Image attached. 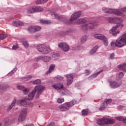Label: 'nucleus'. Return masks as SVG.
<instances>
[{
  "label": "nucleus",
  "mask_w": 126,
  "mask_h": 126,
  "mask_svg": "<svg viewBox=\"0 0 126 126\" xmlns=\"http://www.w3.org/2000/svg\"><path fill=\"white\" fill-rule=\"evenodd\" d=\"M108 22H110V23L117 24L116 26L113 27L111 30L109 31V33H110V34H112L113 36L116 37V36H117V34L118 33H120V31H116L117 29H118L119 27H120V26L124 27V25L121 23L122 22V20L119 18H109Z\"/></svg>",
  "instance_id": "1"
},
{
  "label": "nucleus",
  "mask_w": 126,
  "mask_h": 126,
  "mask_svg": "<svg viewBox=\"0 0 126 126\" xmlns=\"http://www.w3.org/2000/svg\"><path fill=\"white\" fill-rule=\"evenodd\" d=\"M45 87L43 86H36L34 87V90H33L32 92H31L28 96V99L29 101L33 100L35 94L36 95V98H39L40 95L43 93V91L45 90Z\"/></svg>",
  "instance_id": "2"
},
{
  "label": "nucleus",
  "mask_w": 126,
  "mask_h": 126,
  "mask_svg": "<svg viewBox=\"0 0 126 126\" xmlns=\"http://www.w3.org/2000/svg\"><path fill=\"white\" fill-rule=\"evenodd\" d=\"M52 87L56 89L61 95H66V89L63 87V84L62 83H57L52 85Z\"/></svg>",
  "instance_id": "3"
},
{
  "label": "nucleus",
  "mask_w": 126,
  "mask_h": 126,
  "mask_svg": "<svg viewBox=\"0 0 126 126\" xmlns=\"http://www.w3.org/2000/svg\"><path fill=\"white\" fill-rule=\"evenodd\" d=\"M124 46H126V33L122 35L116 41V47L117 48H122Z\"/></svg>",
  "instance_id": "4"
},
{
  "label": "nucleus",
  "mask_w": 126,
  "mask_h": 126,
  "mask_svg": "<svg viewBox=\"0 0 126 126\" xmlns=\"http://www.w3.org/2000/svg\"><path fill=\"white\" fill-rule=\"evenodd\" d=\"M115 120L109 118H101L97 121V125L99 126H105V125H113Z\"/></svg>",
  "instance_id": "5"
},
{
  "label": "nucleus",
  "mask_w": 126,
  "mask_h": 126,
  "mask_svg": "<svg viewBox=\"0 0 126 126\" xmlns=\"http://www.w3.org/2000/svg\"><path fill=\"white\" fill-rule=\"evenodd\" d=\"M36 49L38 52L42 53L43 55H48L50 53V47L45 44H39L37 46Z\"/></svg>",
  "instance_id": "6"
},
{
  "label": "nucleus",
  "mask_w": 126,
  "mask_h": 126,
  "mask_svg": "<svg viewBox=\"0 0 126 126\" xmlns=\"http://www.w3.org/2000/svg\"><path fill=\"white\" fill-rule=\"evenodd\" d=\"M97 25H98V23L91 22L88 24L83 25L82 26V29L84 32H87L88 29H94L95 26H97Z\"/></svg>",
  "instance_id": "7"
},
{
  "label": "nucleus",
  "mask_w": 126,
  "mask_h": 126,
  "mask_svg": "<svg viewBox=\"0 0 126 126\" xmlns=\"http://www.w3.org/2000/svg\"><path fill=\"white\" fill-rule=\"evenodd\" d=\"M94 37L96 39H98V40H101L103 42V44L104 46H108L109 43L108 42V38L105 36V35H101V34H95Z\"/></svg>",
  "instance_id": "8"
},
{
  "label": "nucleus",
  "mask_w": 126,
  "mask_h": 126,
  "mask_svg": "<svg viewBox=\"0 0 126 126\" xmlns=\"http://www.w3.org/2000/svg\"><path fill=\"white\" fill-rule=\"evenodd\" d=\"M79 11L74 12L70 17V21H75L76 24H79Z\"/></svg>",
  "instance_id": "9"
},
{
  "label": "nucleus",
  "mask_w": 126,
  "mask_h": 126,
  "mask_svg": "<svg viewBox=\"0 0 126 126\" xmlns=\"http://www.w3.org/2000/svg\"><path fill=\"white\" fill-rule=\"evenodd\" d=\"M26 114H27V110L26 108L23 109L20 113V114L19 116V122H23L26 118Z\"/></svg>",
  "instance_id": "10"
},
{
  "label": "nucleus",
  "mask_w": 126,
  "mask_h": 126,
  "mask_svg": "<svg viewBox=\"0 0 126 126\" xmlns=\"http://www.w3.org/2000/svg\"><path fill=\"white\" fill-rule=\"evenodd\" d=\"M58 47L61 48L63 52H68L69 51V46L66 43L61 42L59 43Z\"/></svg>",
  "instance_id": "11"
},
{
  "label": "nucleus",
  "mask_w": 126,
  "mask_h": 126,
  "mask_svg": "<svg viewBox=\"0 0 126 126\" xmlns=\"http://www.w3.org/2000/svg\"><path fill=\"white\" fill-rule=\"evenodd\" d=\"M104 12L105 13H110L111 14H119L120 11H118V9H110L106 8L105 9L103 10Z\"/></svg>",
  "instance_id": "12"
},
{
  "label": "nucleus",
  "mask_w": 126,
  "mask_h": 126,
  "mask_svg": "<svg viewBox=\"0 0 126 126\" xmlns=\"http://www.w3.org/2000/svg\"><path fill=\"white\" fill-rule=\"evenodd\" d=\"M65 77L67 79L66 83L67 85H70L73 81V78H74V74H66Z\"/></svg>",
  "instance_id": "13"
},
{
  "label": "nucleus",
  "mask_w": 126,
  "mask_h": 126,
  "mask_svg": "<svg viewBox=\"0 0 126 126\" xmlns=\"http://www.w3.org/2000/svg\"><path fill=\"white\" fill-rule=\"evenodd\" d=\"M110 83V86L111 88H118V87H120L121 85H122V82H117L116 81H109Z\"/></svg>",
  "instance_id": "14"
},
{
  "label": "nucleus",
  "mask_w": 126,
  "mask_h": 126,
  "mask_svg": "<svg viewBox=\"0 0 126 126\" xmlns=\"http://www.w3.org/2000/svg\"><path fill=\"white\" fill-rule=\"evenodd\" d=\"M59 108L61 111V112H65V111H67L68 110H69V107H68V104L67 103H65L63 104L60 105L59 106Z\"/></svg>",
  "instance_id": "15"
},
{
  "label": "nucleus",
  "mask_w": 126,
  "mask_h": 126,
  "mask_svg": "<svg viewBox=\"0 0 126 126\" xmlns=\"http://www.w3.org/2000/svg\"><path fill=\"white\" fill-rule=\"evenodd\" d=\"M67 104H68V107H69V109H70L71 107H73L76 104V100L73 99L70 102H66Z\"/></svg>",
  "instance_id": "16"
},
{
  "label": "nucleus",
  "mask_w": 126,
  "mask_h": 126,
  "mask_svg": "<svg viewBox=\"0 0 126 126\" xmlns=\"http://www.w3.org/2000/svg\"><path fill=\"white\" fill-rule=\"evenodd\" d=\"M117 10L119 11V14H117L116 15L121 16L124 13H126V7L117 9Z\"/></svg>",
  "instance_id": "17"
},
{
  "label": "nucleus",
  "mask_w": 126,
  "mask_h": 126,
  "mask_svg": "<svg viewBox=\"0 0 126 126\" xmlns=\"http://www.w3.org/2000/svg\"><path fill=\"white\" fill-rule=\"evenodd\" d=\"M55 64H52L50 65L48 71H46V74H50L53 70H54V68H55Z\"/></svg>",
  "instance_id": "18"
},
{
  "label": "nucleus",
  "mask_w": 126,
  "mask_h": 126,
  "mask_svg": "<svg viewBox=\"0 0 126 126\" xmlns=\"http://www.w3.org/2000/svg\"><path fill=\"white\" fill-rule=\"evenodd\" d=\"M35 7H29L27 9V13H35Z\"/></svg>",
  "instance_id": "19"
},
{
  "label": "nucleus",
  "mask_w": 126,
  "mask_h": 126,
  "mask_svg": "<svg viewBox=\"0 0 126 126\" xmlns=\"http://www.w3.org/2000/svg\"><path fill=\"white\" fill-rule=\"evenodd\" d=\"M98 48H99V46L98 45H95L93 48L91 50L90 54L91 55H93L97 52V50H98Z\"/></svg>",
  "instance_id": "20"
},
{
  "label": "nucleus",
  "mask_w": 126,
  "mask_h": 126,
  "mask_svg": "<svg viewBox=\"0 0 126 126\" xmlns=\"http://www.w3.org/2000/svg\"><path fill=\"white\" fill-rule=\"evenodd\" d=\"M51 60H52V58L50 56H45L43 57V62H44V63H49Z\"/></svg>",
  "instance_id": "21"
},
{
  "label": "nucleus",
  "mask_w": 126,
  "mask_h": 126,
  "mask_svg": "<svg viewBox=\"0 0 126 126\" xmlns=\"http://www.w3.org/2000/svg\"><path fill=\"white\" fill-rule=\"evenodd\" d=\"M13 25L17 27L18 26H23L24 24L20 21H15L13 23Z\"/></svg>",
  "instance_id": "22"
},
{
  "label": "nucleus",
  "mask_w": 126,
  "mask_h": 126,
  "mask_svg": "<svg viewBox=\"0 0 126 126\" xmlns=\"http://www.w3.org/2000/svg\"><path fill=\"white\" fill-rule=\"evenodd\" d=\"M103 72V69L101 70L100 71L97 72L96 73H94L93 74L91 75V76H90L89 77V79H91V78H92V77H94V78H95V77H96V76H97V75H98V74H100L101 73V72Z\"/></svg>",
  "instance_id": "23"
},
{
  "label": "nucleus",
  "mask_w": 126,
  "mask_h": 126,
  "mask_svg": "<svg viewBox=\"0 0 126 126\" xmlns=\"http://www.w3.org/2000/svg\"><path fill=\"white\" fill-rule=\"evenodd\" d=\"M16 103V101L15 100L13 101L11 104L7 108V111H10V110L14 107Z\"/></svg>",
  "instance_id": "24"
},
{
  "label": "nucleus",
  "mask_w": 126,
  "mask_h": 126,
  "mask_svg": "<svg viewBox=\"0 0 126 126\" xmlns=\"http://www.w3.org/2000/svg\"><path fill=\"white\" fill-rule=\"evenodd\" d=\"M47 1H48V0H37L35 1V3H36V4H42L45 3Z\"/></svg>",
  "instance_id": "25"
},
{
  "label": "nucleus",
  "mask_w": 126,
  "mask_h": 126,
  "mask_svg": "<svg viewBox=\"0 0 126 126\" xmlns=\"http://www.w3.org/2000/svg\"><path fill=\"white\" fill-rule=\"evenodd\" d=\"M40 23L42 24H50L51 21L41 19L40 20Z\"/></svg>",
  "instance_id": "26"
},
{
  "label": "nucleus",
  "mask_w": 126,
  "mask_h": 126,
  "mask_svg": "<svg viewBox=\"0 0 126 126\" xmlns=\"http://www.w3.org/2000/svg\"><path fill=\"white\" fill-rule=\"evenodd\" d=\"M54 80H55L56 81H62L63 80V77L62 76H57L54 78Z\"/></svg>",
  "instance_id": "27"
},
{
  "label": "nucleus",
  "mask_w": 126,
  "mask_h": 126,
  "mask_svg": "<svg viewBox=\"0 0 126 126\" xmlns=\"http://www.w3.org/2000/svg\"><path fill=\"white\" fill-rule=\"evenodd\" d=\"M112 99H105L104 100V101L103 103H104V104L105 105V106H108V104H111V103H112Z\"/></svg>",
  "instance_id": "28"
},
{
  "label": "nucleus",
  "mask_w": 126,
  "mask_h": 126,
  "mask_svg": "<svg viewBox=\"0 0 126 126\" xmlns=\"http://www.w3.org/2000/svg\"><path fill=\"white\" fill-rule=\"evenodd\" d=\"M28 31L30 33H33V32H35V29L34 26H30L28 29Z\"/></svg>",
  "instance_id": "29"
},
{
  "label": "nucleus",
  "mask_w": 126,
  "mask_h": 126,
  "mask_svg": "<svg viewBox=\"0 0 126 126\" xmlns=\"http://www.w3.org/2000/svg\"><path fill=\"white\" fill-rule=\"evenodd\" d=\"M19 103H20L21 105L22 106H23V107H27V102L24 101V100H18Z\"/></svg>",
  "instance_id": "30"
},
{
  "label": "nucleus",
  "mask_w": 126,
  "mask_h": 126,
  "mask_svg": "<svg viewBox=\"0 0 126 126\" xmlns=\"http://www.w3.org/2000/svg\"><path fill=\"white\" fill-rule=\"evenodd\" d=\"M116 120L120 121H122L123 123H125L126 122V118L123 116L116 117Z\"/></svg>",
  "instance_id": "31"
},
{
  "label": "nucleus",
  "mask_w": 126,
  "mask_h": 126,
  "mask_svg": "<svg viewBox=\"0 0 126 126\" xmlns=\"http://www.w3.org/2000/svg\"><path fill=\"white\" fill-rule=\"evenodd\" d=\"M87 39V35H83L81 38V42L82 43H85L86 42V40Z\"/></svg>",
  "instance_id": "32"
},
{
  "label": "nucleus",
  "mask_w": 126,
  "mask_h": 126,
  "mask_svg": "<svg viewBox=\"0 0 126 126\" xmlns=\"http://www.w3.org/2000/svg\"><path fill=\"white\" fill-rule=\"evenodd\" d=\"M107 107V105L105 104V103L103 102V104H101L100 107L99 108V111H103V110H105L106 109V107Z\"/></svg>",
  "instance_id": "33"
},
{
  "label": "nucleus",
  "mask_w": 126,
  "mask_h": 126,
  "mask_svg": "<svg viewBox=\"0 0 126 126\" xmlns=\"http://www.w3.org/2000/svg\"><path fill=\"white\" fill-rule=\"evenodd\" d=\"M35 10V12H40V11H43L44 9L43 8L41 7H34Z\"/></svg>",
  "instance_id": "34"
},
{
  "label": "nucleus",
  "mask_w": 126,
  "mask_h": 126,
  "mask_svg": "<svg viewBox=\"0 0 126 126\" xmlns=\"http://www.w3.org/2000/svg\"><path fill=\"white\" fill-rule=\"evenodd\" d=\"M8 87L7 85H0V90H4V89H6Z\"/></svg>",
  "instance_id": "35"
},
{
  "label": "nucleus",
  "mask_w": 126,
  "mask_h": 126,
  "mask_svg": "<svg viewBox=\"0 0 126 126\" xmlns=\"http://www.w3.org/2000/svg\"><path fill=\"white\" fill-rule=\"evenodd\" d=\"M22 44L25 48H28V46H29V44H28V42H27V41L25 40H23Z\"/></svg>",
  "instance_id": "36"
},
{
  "label": "nucleus",
  "mask_w": 126,
  "mask_h": 126,
  "mask_svg": "<svg viewBox=\"0 0 126 126\" xmlns=\"http://www.w3.org/2000/svg\"><path fill=\"white\" fill-rule=\"evenodd\" d=\"M52 58L55 60H58L60 58V54L58 53H55L52 55Z\"/></svg>",
  "instance_id": "37"
},
{
  "label": "nucleus",
  "mask_w": 126,
  "mask_h": 126,
  "mask_svg": "<svg viewBox=\"0 0 126 126\" xmlns=\"http://www.w3.org/2000/svg\"><path fill=\"white\" fill-rule=\"evenodd\" d=\"M6 37H7V35L0 33V40H4Z\"/></svg>",
  "instance_id": "38"
},
{
  "label": "nucleus",
  "mask_w": 126,
  "mask_h": 126,
  "mask_svg": "<svg viewBox=\"0 0 126 126\" xmlns=\"http://www.w3.org/2000/svg\"><path fill=\"white\" fill-rule=\"evenodd\" d=\"M31 78H32V76H28L27 77L23 78V81H27V80H29V79H31Z\"/></svg>",
  "instance_id": "39"
},
{
  "label": "nucleus",
  "mask_w": 126,
  "mask_h": 126,
  "mask_svg": "<svg viewBox=\"0 0 126 126\" xmlns=\"http://www.w3.org/2000/svg\"><path fill=\"white\" fill-rule=\"evenodd\" d=\"M17 70V68H14L12 70H11L8 74V75H11L13 74V73H15V72Z\"/></svg>",
  "instance_id": "40"
},
{
  "label": "nucleus",
  "mask_w": 126,
  "mask_h": 126,
  "mask_svg": "<svg viewBox=\"0 0 126 126\" xmlns=\"http://www.w3.org/2000/svg\"><path fill=\"white\" fill-rule=\"evenodd\" d=\"M33 84L36 85V84H40L41 83V80L40 79H37L35 81H34L32 82Z\"/></svg>",
  "instance_id": "41"
},
{
  "label": "nucleus",
  "mask_w": 126,
  "mask_h": 126,
  "mask_svg": "<svg viewBox=\"0 0 126 126\" xmlns=\"http://www.w3.org/2000/svg\"><path fill=\"white\" fill-rule=\"evenodd\" d=\"M34 32H36L37 31H40L41 30V27L39 26H34Z\"/></svg>",
  "instance_id": "42"
},
{
  "label": "nucleus",
  "mask_w": 126,
  "mask_h": 126,
  "mask_svg": "<svg viewBox=\"0 0 126 126\" xmlns=\"http://www.w3.org/2000/svg\"><path fill=\"white\" fill-rule=\"evenodd\" d=\"M87 20L84 19H79V24H83L84 23H86L87 22Z\"/></svg>",
  "instance_id": "43"
},
{
  "label": "nucleus",
  "mask_w": 126,
  "mask_h": 126,
  "mask_svg": "<svg viewBox=\"0 0 126 126\" xmlns=\"http://www.w3.org/2000/svg\"><path fill=\"white\" fill-rule=\"evenodd\" d=\"M43 56H38L35 58V61H36V62H39V61H43Z\"/></svg>",
  "instance_id": "44"
},
{
  "label": "nucleus",
  "mask_w": 126,
  "mask_h": 126,
  "mask_svg": "<svg viewBox=\"0 0 126 126\" xmlns=\"http://www.w3.org/2000/svg\"><path fill=\"white\" fill-rule=\"evenodd\" d=\"M23 91L24 92V94H25V95H27V94H28V93H29V89L25 88L23 90Z\"/></svg>",
  "instance_id": "45"
},
{
  "label": "nucleus",
  "mask_w": 126,
  "mask_h": 126,
  "mask_svg": "<svg viewBox=\"0 0 126 126\" xmlns=\"http://www.w3.org/2000/svg\"><path fill=\"white\" fill-rule=\"evenodd\" d=\"M82 115L83 116H87L88 115V112L86 110H83L82 111Z\"/></svg>",
  "instance_id": "46"
},
{
  "label": "nucleus",
  "mask_w": 126,
  "mask_h": 126,
  "mask_svg": "<svg viewBox=\"0 0 126 126\" xmlns=\"http://www.w3.org/2000/svg\"><path fill=\"white\" fill-rule=\"evenodd\" d=\"M58 103H59V104H62L63 102H64V99L63 98H58L57 100Z\"/></svg>",
  "instance_id": "47"
},
{
  "label": "nucleus",
  "mask_w": 126,
  "mask_h": 126,
  "mask_svg": "<svg viewBox=\"0 0 126 126\" xmlns=\"http://www.w3.org/2000/svg\"><path fill=\"white\" fill-rule=\"evenodd\" d=\"M4 124H8V125H9V119L8 118H5L4 119Z\"/></svg>",
  "instance_id": "48"
},
{
  "label": "nucleus",
  "mask_w": 126,
  "mask_h": 126,
  "mask_svg": "<svg viewBox=\"0 0 126 126\" xmlns=\"http://www.w3.org/2000/svg\"><path fill=\"white\" fill-rule=\"evenodd\" d=\"M53 14H54L56 19H58V20L61 19V17H60V16H59V15H58L56 13H54Z\"/></svg>",
  "instance_id": "49"
},
{
  "label": "nucleus",
  "mask_w": 126,
  "mask_h": 126,
  "mask_svg": "<svg viewBox=\"0 0 126 126\" xmlns=\"http://www.w3.org/2000/svg\"><path fill=\"white\" fill-rule=\"evenodd\" d=\"M17 88H18V89H19V90H23H23L25 88L23 86H18Z\"/></svg>",
  "instance_id": "50"
},
{
  "label": "nucleus",
  "mask_w": 126,
  "mask_h": 126,
  "mask_svg": "<svg viewBox=\"0 0 126 126\" xmlns=\"http://www.w3.org/2000/svg\"><path fill=\"white\" fill-rule=\"evenodd\" d=\"M110 59L113 60L115 59V53H111L110 56Z\"/></svg>",
  "instance_id": "51"
},
{
  "label": "nucleus",
  "mask_w": 126,
  "mask_h": 126,
  "mask_svg": "<svg viewBox=\"0 0 126 126\" xmlns=\"http://www.w3.org/2000/svg\"><path fill=\"white\" fill-rule=\"evenodd\" d=\"M124 71H126V63L123 64V69Z\"/></svg>",
  "instance_id": "52"
},
{
  "label": "nucleus",
  "mask_w": 126,
  "mask_h": 126,
  "mask_svg": "<svg viewBox=\"0 0 126 126\" xmlns=\"http://www.w3.org/2000/svg\"><path fill=\"white\" fill-rule=\"evenodd\" d=\"M120 78H123L124 77V73L120 72L119 74Z\"/></svg>",
  "instance_id": "53"
},
{
  "label": "nucleus",
  "mask_w": 126,
  "mask_h": 126,
  "mask_svg": "<svg viewBox=\"0 0 126 126\" xmlns=\"http://www.w3.org/2000/svg\"><path fill=\"white\" fill-rule=\"evenodd\" d=\"M111 46H112V47H116V41H112L111 43Z\"/></svg>",
  "instance_id": "54"
},
{
  "label": "nucleus",
  "mask_w": 126,
  "mask_h": 126,
  "mask_svg": "<svg viewBox=\"0 0 126 126\" xmlns=\"http://www.w3.org/2000/svg\"><path fill=\"white\" fill-rule=\"evenodd\" d=\"M124 66V64L122 65V64H120L118 65V68H119L120 69H121L122 70H123V67Z\"/></svg>",
  "instance_id": "55"
},
{
  "label": "nucleus",
  "mask_w": 126,
  "mask_h": 126,
  "mask_svg": "<svg viewBox=\"0 0 126 126\" xmlns=\"http://www.w3.org/2000/svg\"><path fill=\"white\" fill-rule=\"evenodd\" d=\"M85 71L87 75H89L90 74V71H89V70H86Z\"/></svg>",
  "instance_id": "56"
},
{
  "label": "nucleus",
  "mask_w": 126,
  "mask_h": 126,
  "mask_svg": "<svg viewBox=\"0 0 126 126\" xmlns=\"http://www.w3.org/2000/svg\"><path fill=\"white\" fill-rule=\"evenodd\" d=\"M47 126H55V123L52 122Z\"/></svg>",
  "instance_id": "57"
},
{
  "label": "nucleus",
  "mask_w": 126,
  "mask_h": 126,
  "mask_svg": "<svg viewBox=\"0 0 126 126\" xmlns=\"http://www.w3.org/2000/svg\"><path fill=\"white\" fill-rule=\"evenodd\" d=\"M18 46L16 45H13L12 47V49L13 50H16V49H17Z\"/></svg>",
  "instance_id": "58"
},
{
  "label": "nucleus",
  "mask_w": 126,
  "mask_h": 126,
  "mask_svg": "<svg viewBox=\"0 0 126 126\" xmlns=\"http://www.w3.org/2000/svg\"><path fill=\"white\" fill-rule=\"evenodd\" d=\"M119 109H123L124 106L123 105H120L118 107Z\"/></svg>",
  "instance_id": "59"
},
{
  "label": "nucleus",
  "mask_w": 126,
  "mask_h": 126,
  "mask_svg": "<svg viewBox=\"0 0 126 126\" xmlns=\"http://www.w3.org/2000/svg\"><path fill=\"white\" fill-rule=\"evenodd\" d=\"M80 15H81V11H79V16H80Z\"/></svg>",
  "instance_id": "60"
},
{
  "label": "nucleus",
  "mask_w": 126,
  "mask_h": 126,
  "mask_svg": "<svg viewBox=\"0 0 126 126\" xmlns=\"http://www.w3.org/2000/svg\"><path fill=\"white\" fill-rule=\"evenodd\" d=\"M2 125V123H0V126H1V125Z\"/></svg>",
  "instance_id": "61"
},
{
  "label": "nucleus",
  "mask_w": 126,
  "mask_h": 126,
  "mask_svg": "<svg viewBox=\"0 0 126 126\" xmlns=\"http://www.w3.org/2000/svg\"><path fill=\"white\" fill-rule=\"evenodd\" d=\"M125 123H126V118H125Z\"/></svg>",
  "instance_id": "62"
},
{
  "label": "nucleus",
  "mask_w": 126,
  "mask_h": 126,
  "mask_svg": "<svg viewBox=\"0 0 126 126\" xmlns=\"http://www.w3.org/2000/svg\"><path fill=\"white\" fill-rule=\"evenodd\" d=\"M25 126H29V125H26Z\"/></svg>",
  "instance_id": "63"
},
{
  "label": "nucleus",
  "mask_w": 126,
  "mask_h": 126,
  "mask_svg": "<svg viewBox=\"0 0 126 126\" xmlns=\"http://www.w3.org/2000/svg\"><path fill=\"white\" fill-rule=\"evenodd\" d=\"M81 97H82V94H81Z\"/></svg>",
  "instance_id": "64"
}]
</instances>
